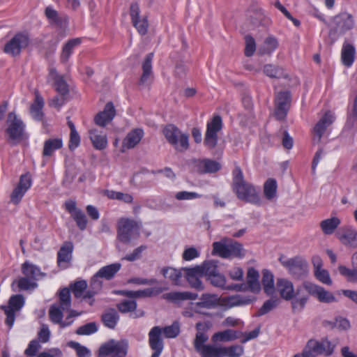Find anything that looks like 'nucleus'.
I'll list each match as a JSON object with an SVG mask.
<instances>
[{
    "instance_id": "53",
    "label": "nucleus",
    "mask_w": 357,
    "mask_h": 357,
    "mask_svg": "<svg viewBox=\"0 0 357 357\" xmlns=\"http://www.w3.org/2000/svg\"><path fill=\"white\" fill-rule=\"evenodd\" d=\"M60 305L63 310H68L71 306L70 292L67 288L61 290L59 294V303H55Z\"/></svg>"
},
{
    "instance_id": "59",
    "label": "nucleus",
    "mask_w": 357,
    "mask_h": 357,
    "mask_svg": "<svg viewBox=\"0 0 357 357\" xmlns=\"http://www.w3.org/2000/svg\"><path fill=\"white\" fill-rule=\"evenodd\" d=\"M137 307L135 300H123L117 305V308L121 312L126 313L134 311Z\"/></svg>"
},
{
    "instance_id": "3",
    "label": "nucleus",
    "mask_w": 357,
    "mask_h": 357,
    "mask_svg": "<svg viewBox=\"0 0 357 357\" xmlns=\"http://www.w3.org/2000/svg\"><path fill=\"white\" fill-rule=\"evenodd\" d=\"M243 246L241 243L229 238H222L220 241L213 243V255L222 258L242 257Z\"/></svg>"
},
{
    "instance_id": "2",
    "label": "nucleus",
    "mask_w": 357,
    "mask_h": 357,
    "mask_svg": "<svg viewBox=\"0 0 357 357\" xmlns=\"http://www.w3.org/2000/svg\"><path fill=\"white\" fill-rule=\"evenodd\" d=\"M232 188L236 197L242 201L259 205L261 198L256 188L250 183L245 181L240 167H236L233 171Z\"/></svg>"
},
{
    "instance_id": "27",
    "label": "nucleus",
    "mask_w": 357,
    "mask_h": 357,
    "mask_svg": "<svg viewBox=\"0 0 357 357\" xmlns=\"http://www.w3.org/2000/svg\"><path fill=\"white\" fill-rule=\"evenodd\" d=\"M89 139L93 144V146L96 150H104L107 148L108 144L107 135L96 129L90 130L89 132Z\"/></svg>"
},
{
    "instance_id": "40",
    "label": "nucleus",
    "mask_w": 357,
    "mask_h": 357,
    "mask_svg": "<svg viewBox=\"0 0 357 357\" xmlns=\"http://www.w3.org/2000/svg\"><path fill=\"white\" fill-rule=\"evenodd\" d=\"M36 287V282L25 275L24 277L20 278L18 280H15L12 283V289L14 291H26L35 289Z\"/></svg>"
},
{
    "instance_id": "24",
    "label": "nucleus",
    "mask_w": 357,
    "mask_h": 357,
    "mask_svg": "<svg viewBox=\"0 0 357 357\" xmlns=\"http://www.w3.org/2000/svg\"><path fill=\"white\" fill-rule=\"evenodd\" d=\"M144 131L141 128H135L130 131L122 142V152L126 149L135 148L142 140L144 136Z\"/></svg>"
},
{
    "instance_id": "62",
    "label": "nucleus",
    "mask_w": 357,
    "mask_h": 357,
    "mask_svg": "<svg viewBox=\"0 0 357 357\" xmlns=\"http://www.w3.org/2000/svg\"><path fill=\"white\" fill-rule=\"evenodd\" d=\"M98 331V327L94 322L86 324L79 327L76 331L77 334L81 335H89L95 333Z\"/></svg>"
},
{
    "instance_id": "22",
    "label": "nucleus",
    "mask_w": 357,
    "mask_h": 357,
    "mask_svg": "<svg viewBox=\"0 0 357 357\" xmlns=\"http://www.w3.org/2000/svg\"><path fill=\"white\" fill-rule=\"evenodd\" d=\"M73 245L71 242H65L57 253V264L63 269L67 268L72 259Z\"/></svg>"
},
{
    "instance_id": "42",
    "label": "nucleus",
    "mask_w": 357,
    "mask_h": 357,
    "mask_svg": "<svg viewBox=\"0 0 357 357\" xmlns=\"http://www.w3.org/2000/svg\"><path fill=\"white\" fill-rule=\"evenodd\" d=\"M153 54L149 53L146 55L144 61L142 63L143 73L141 77L140 82L142 84H147L151 79L152 75V60Z\"/></svg>"
},
{
    "instance_id": "33",
    "label": "nucleus",
    "mask_w": 357,
    "mask_h": 357,
    "mask_svg": "<svg viewBox=\"0 0 357 357\" xmlns=\"http://www.w3.org/2000/svg\"><path fill=\"white\" fill-rule=\"evenodd\" d=\"M44 100L38 91H35V100L30 107L31 116L36 121H41L43 117V108Z\"/></svg>"
},
{
    "instance_id": "7",
    "label": "nucleus",
    "mask_w": 357,
    "mask_h": 357,
    "mask_svg": "<svg viewBox=\"0 0 357 357\" xmlns=\"http://www.w3.org/2000/svg\"><path fill=\"white\" fill-rule=\"evenodd\" d=\"M6 132L8 140L14 144L19 143L24 138L25 124L14 112H10L6 120Z\"/></svg>"
},
{
    "instance_id": "51",
    "label": "nucleus",
    "mask_w": 357,
    "mask_h": 357,
    "mask_svg": "<svg viewBox=\"0 0 357 357\" xmlns=\"http://www.w3.org/2000/svg\"><path fill=\"white\" fill-rule=\"evenodd\" d=\"M63 311L60 305L56 304L51 305L49 310V316L52 322L61 326Z\"/></svg>"
},
{
    "instance_id": "18",
    "label": "nucleus",
    "mask_w": 357,
    "mask_h": 357,
    "mask_svg": "<svg viewBox=\"0 0 357 357\" xmlns=\"http://www.w3.org/2000/svg\"><path fill=\"white\" fill-rule=\"evenodd\" d=\"M219 305V297L214 294H204L200 297V301L192 304L196 313L204 314L201 308L212 309Z\"/></svg>"
},
{
    "instance_id": "35",
    "label": "nucleus",
    "mask_w": 357,
    "mask_h": 357,
    "mask_svg": "<svg viewBox=\"0 0 357 357\" xmlns=\"http://www.w3.org/2000/svg\"><path fill=\"white\" fill-rule=\"evenodd\" d=\"M63 139L61 137L50 138L44 142L43 155V156H52L54 151L61 149Z\"/></svg>"
},
{
    "instance_id": "5",
    "label": "nucleus",
    "mask_w": 357,
    "mask_h": 357,
    "mask_svg": "<svg viewBox=\"0 0 357 357\" xmlns=\"http://www.w3.org/2000/svg\"><path fill=\"white\" fill-rule=\"evenodd\" d=\"M142 224L129 218H121L118 224V238L128 243L139 236Z\"/></svg>"
},
{
    "instance_id": "13",
    "label": "nucleus",
    "mask_w": 357,
    "mask_h": 357,
    "mask_svg": "<svg viewBox=\"0 0 357 357\" xmlns=\"http://www.w3.org/2000/svg\"><path fill=\"white\" fill-rule=\"evenodd\" d=\"M291 95L289 91L279 92L275 98V116L278 120H283L287 116L290 108Z\"/></svg>"
},
{
    "instance_id": "17",
    "label": "nucleus",
    "mask_w": 357,
    "mask_h": 357,
    "mask_svg": "<svg viewBox=\"0 0 357 357\" xmlns=\"http://www.w3.org/2000/svg\"><path fill=\"white\" fill-rule=\"evenodd\" d=\"M221 165L211 159H198L193 161V169L200 174H211L219 171Z\"/></svg>"
},
{
    "instance_id": "32",
    "label": "nucleus",
    "mask_w": 357,
    "mask_h": 357,
    "mask_svg": "<svg viewBox=\"0 0 357 357\" xmlns=\"http://www.w3.org/2000/svg\"><path fill=\"white\" fill-rule=\"evenodd\" d=\"M213 326V323L211 321H204L203 322H198L196 324L195 328L197 331L194 340V344L200 342L205 343L208 340V335L206 332Z\"/></svg>"
},
{
    "instance_id": "23",
    "label": "nucleus",
    "mask_w": 357,
    "mask_h": 357,
    "mask_svg": "<svg viewBox=\"0 0 357 357\" xmlns=\"http://www.w3.org/2000/svg\"><path fill=\"white\" fill-rule=\"evenodd\" d=\"M116 114V110L112 102H109L106 104L103 111L97 114L94 121L96 124L99 126L105 127L111 122Z\"/></svg>"
},
{
    "instance_id": "21",
    "label": "nucleus",
    "mask_w": 357,
    "mask_h": 357,
    "mask_svg": "<svg viewBox=\"0 0 357 357\" xmlns=\"http://www.w3.org/2000/svg\"><path fill=\"white\" fill-rule=\"evenodd\" d=\"M194 347L202 357H222V346L197 342Z\"/></svg>"
},
{
    "instance_id": "26",
    "label": "nucleus",
    "mask_w": 357,
    "mask_h": 357,
    "mask_svg": "<svg viewBox=\"0 0 357 357\" xmlns=\"http://www.w3.org/2000/svg\"><path fill=\"white\" fill-rule=\"evenodd\" d=\"M163 291V288L160 287H155L138 291H119V294L128 298H135L139 297L155 296L160 294Z\"/></svg>"
},
{
    "instance_id": "16",
    "label": "nucleus",
    "mask_w": 357,
    "mask_h": 357,
    "mask_svg": "<svg viewBox=\"0 0 357 357\" xmlns=\"http://www.w3.org/2000/svg\"><path fill=\"white\" fill-rule=\"evenodd\" d=\"M333 24L334 31L340 33H344L354 26L353 17L348 13H342L334 17Z\"/></svg>"
},
{
    "instance_id": "38",
    "label": "nucleus",
    "mask_w": 357,
    "mask_h": 357,
    "mask_svg": "<svg viewBox=\"0 0 357 357\" xmlns=\"http://www.w3.org/2000/svg\"><path fill=\"white\" fill-rule=\"evenodd\" d=\"M80 38H73L69 40L63 47L62 52L61 54V61L62 63H66L70 56L72 55L74 49L81 44Z\"/></svg>"
},
{
    "instance_id": "54",
    "label": "nucleus",
    "mask_w": 357,
    "mask_h": 357,
    "mask_svg": "<svg viewBox=\"0 0 357 357\" xmlns=\"http://www.w3.org/2000/svg\"><path fill=\"white\" fill-rule=\"evenodd\" d=\"M263 71L266 75L271 78H280L284 76L282 68L271 64L265 65Z\"/></svg>"
},
{
    "instance_id": "30",
    "label": "nucleus",
    "mask_w": 357,
    "mask_h": 357,
    "mask_svg": "<svg viewBox=\"0 0 357 357\" xmlns=\"http://www.w3.org/2000/svg\"><path fill=\"white\" fill-rule=\"evenodd\" d=\"M22 273L35 282L45 276V273L41 271L40 267L29 261L22 264Z\"/></svg>"
},
{
    "instance_id": "57",
    "label": "nucleus",
    "mask_w": 357,
    "mask_h": 357,
    "mask_svg": "<svg viewBox=\"0 0 357 357\" xmlns=\"http://www.w3.org/2000/svg\"><path fill=\"white\" fill-rule=\"evenodd\" d=\"M87 288L86 280H79L71 285V291L76 298H81Z\"/></svg>"
},
{
    "instance_id": "41",
    "label": "nucleus",
    "mask_w": 357,
    "mask_h": 357,
    "mask_svg": "<svg viewBox=\"0 0 357 357\" xmlns=\"http://www.w3.org/2000/svg\"><path fill=\"white\" fill-rule=\"evenodd\" d=\"M210 281L211 284L215 287H220L222 289H237L241 290L243 285L236 284L234 286L226 287V278L224 275L221 274L220 272H218L211 278L208 279Z\"/></svg>"
},
{
    "instance_id": "63",
    "label": "nucleus",
    "mask_w": 357,
    "mask_h": 357,
    "mask_svg": "<svg viewBox=\"0 0 357 357\" xmlns=\"http://www.w3.org/2000/svg\"><path fill=\"white\" fill-rule=\"evenodd\" d=\"M163 331L165 336L168 338H174L180 333V326L178 322H174L171 326L165 327Z\"/></svg>"
},
{
    "instance_id": "56",
    "label": "nucleus",
    "mask_w": 357,
    "mask_h": 357,
    "mask_svg": "<svg viewBox=\"0 0 357 357\" xmlns=\"http://www.w3.org/2000/svg\"><path fill=\"white\" fill-rule=\"evenodd\" d=\"M314 274L315 278L322 284L329 286L332 284L333 281L327 270L323 268L318 270H314Z\"/></svg>"
},
{
    "instance_id": "20",
    "label": "nucleus",
    "mask_w": 357,
    "mask_h": 357,
    "mask_svg": "<svg viewBox=\"0 0 357 357\" xmlns=\"http://www.w3.org/2000/svg\"><path fill=\"white\" fill-rule=\"evenodd\" d=\"M275 291H277L281 298L286 301L292 300V301L295 299L294 298L295 296V291L293 283L285 278H278L276 282V288Z\"/></svg>"
},
{
    "instance_id": "12",
    "label": "nucleus",
    "mask_w": 357,
    "mask_h": 357,
    "mask_svg": "<svg viewBox=\"0 0 357 357\" xmlns=\"http://www.w3.org/2000/svg\"><path fill=\"white\" fill-rule=\"evenodd\" d=\"M304 349L310 357H316L321 354L330 356L333 352L334 345L328 340L321 341L310 340Z\"/></svg>"
},
{
    "instance_id": "43",
    "label": "nucleus",
    "mask_w": 357,
    "mask_h": 357,
    "mask_svg": "<svg viewBox=\"0 0 357 357\" xmlns=\"http://www.w3.org/2000/svg\"><path fill=\"white\" fill-rule=\"evenodd\" d=\"M201 269V273L208 280L209 278L219 272L218 261L214 260L206 261L202 265L197 266Z\"/></svg>"
},
{
    "instance_id": "15",
    "label": "nucleus",
    "mask_w": 357,
    "mask_h": 357,
    "mask_svg": "<svg viewBox=\"0 0 357 357\" xmlns=\"http://www.w3.org/2000/svg\"><path fill=\"white\" fill-rule=\"evenodd\" d=\"M65 208L76 222L79 229L84 230L87 225L86 217L81 209L77 208L76 202L72 199L66 201L65 202Z\"/></svg>"
},
{
    "instance_id": "29",
    "label": "nucleus",
    "mask_w": 357,
    "mask_h": 357,
    "mask_svg": "<svg viewBox=\"0 0 357 357\" xmlns=\"http://www.w3.org/2000/svg\"><path fill=\"white\" fill-rule=\"evenodd\" d=\"M162 329L159 326L153 327L149 333V345L153 352L162 353L163 349V342L160 337Z\"/></svg>"
},
{
    "instance_id": "34",
    "label": "nucleus",
    "mask_w": 357,
    "mask_h": 357,
    "mask_svg": "<svg viewBox=\"0 0 357 357\" xmlns=\"http://www.w3.org/2000/svg\"><path fill=\"white\" fill-rule=\"evenodd\" d=\"M261 284L264 291L268 296H273L275 292L273 274L268 270L264 269L262 271Z\"/></svg>"
},
{
    "instance_id": "36",
    "label": "nucleus",
    "mask_w": 357,
    "mask_h": 357,
    "mask_svg": "<svg viewBox=\"0 0 357 357\" xmlns=\"http://www.w3.org/2000/svg\"><path fill=\"white\" fill-rule=\"evenodd\" d=\"M356 50L353 45L344 43L342 45L341 59L342 63L347 67H351L354 61Z\"/></svg>"
},
{
    "instance_id": "25",
    "label": "nucleus",
    "mask_w": 357,
    "mask_h": 357,
    "mask_svg": "<svg viewBox=\"0 0 357 357\" xmlns=\"http://www.w3.org/2000/svg\"><path fill=\"white\" fill-rule=\"evenodd\" d=\"M185 274L186 280L190 285L197 290L203 289V284L201 278L203 274L201 273V269L197 266L192 268H185Z\"/></svg>"
},
{
    "instance_id": "47",
    "label": "nucleus",
    "mask_w": 357,
    "mask_h": 357,
    "mask_svg": "<svg viewBox=\"0 0 357 357\" xmlns=\"http://www.w3.org/2000/svg\"><path fill=\"white\" fill-rule=\"evenodd\" d=\"M50 77L54 81L56 90L62 96L66 95L68 92V85L61 76L58 75L55 70L50 71Z\"/></svg>"
},
{
    "instance_id": "9",
    "label": "nucleus",
    "mask_w": 357,
    "mask_h": 357,
    "mask_svg": "<svg viewBox=\"0 0 357 357\" xmlns=\"http://www.w3.org/2000/svg\"><path fill=\"white\" fill-rule=\"evenodd\" d=\"M25 304V298L21 294L13 295L8 300V305H2L0 308L6 315V324L11 329L15 320V314L19 312Z\"/></svg>"
},
{
    "instance_id": "58",
    "label": "nucleus",
    "mask_w": 357,
    "mask_h": 357,
    "mask_svg": "<svg viewBox=\"0 0 357 357\" xmlns=\"http://www.w3.org/2000/svg\"><path fill=\"white\" fill-rule=\"evenodd\" d=\"M45 13L50 24L57 26L61 24V19L59 17L57 11L52 6H47L45 8Z\"/></svg>"
},
{
    "instance_id": "60",
    "label": "nucleus",
    "mask_w": 357,
    "mask_h": 357,
    "mask_svg": "<svg viewBox=\"0 0 357 357\" xmlns=\"http://www.w3.org/2000/svg\"><path fill=\"white\" fill-rule=\"evenodd\" d=\"M31 175L29 172H26V174H22L20 176V181L16 186L24 190L25 192H27V190L31 187Z\"/></svg>"
},
{
    "instance_id": "55",
    "label": "nucleus",
    "mask_w": 357,
    "mask_h": 357,
    "mask_svg": "<svg viewBox=\"0 0 357 357\" xmlns=\"http://www.w3.org/2000/svg\"><path fill=\"white\" fill-rule=\"evenodd\" d=\"M279 302L280 301L278 298H271L266 301L257 312V315L260 317L267 314L270 311L275 309L278 305Z\"/></svg>"
},
{
    "instance_id": "52",
    "label": "nucleus",
    "mask_w": 357,
    "mask_h": 357,
    "mask_svg": "<svg viewBox=\"0 0 357 357\" xmlns=\"http://www.w3.org/2000/svg\"><path fill=\"white\" fill-rule=\"evenodd\" d=\"M243 347L241 345L222 346V357H240L243 355Z\"/></svg>"
},
{
    "instance_id": "46",
    "label": "nucleus",
    "mask_w": 357,
    "mask_h": 357,
    "mask_svg": "<svg viewBox=\"0 0 357 357\" xmlns=\"http://www.w3.org/2000/svg\"><path fill=\"white\" fill-rule=\"evenodd\" d=\"M161 273L165 278L170 280L173 284H178L182 276L180 270L172 267H164L161 269Z\"/></svg>"
},
{
    "instance_id": "50",
    "label": "nucleus",
    "mask_w": 357,
    "mask_h": 357,
    "mask_svg": "<svg viewBox=\"0 0 357 357\" xmlns=\"http://www.w3.org/2000/svg\"><path fill=\"white\" fill-rule=\"evenodd\" d=\"M119 319V314L115 310H110L103 314L102 316V319L104 324L109 328H115Z\"/></svg>"
},
{
    "instance_id": "14",
    "label": "nucleus",
    "mask_w": 357,
    "mask_h": 357,
    "mask_svg": "<svg viewBox=\"0 0 357 357\" xmlns=\"http://www.w3.org/2000/svg\"><path fill=\"white\" fill-rule=\"evenodd\" d=\"M340 243L349 248H357V229L352 225H347L336 234Z\"/></svg>"
},
{
    "instance_id": "8",
    "label": "nucleus",
    "mask_w": 357,
    "mask_h": 357,
    "mask_svg": "<svg viewBox=\"0 0 357 357\" xmlns=\"http://www.w3.org/2000/svg\"><path fill=\"white\" fill-rule=\"evenodd\" d=\"M128 343L126 340H110L100 346L98 350L99 357H126L128 353Z\"/></svg>"
},
{
    "instance_id": "39",
    "label": "nucleus",
    "mask_w": 357,
    "mask_h": 357,
    "mask_svg": "<svg viewBox=\"0 0 357 357\" xmlns=\"http://www.w3.org/2000/svg\"><path fill=\"white\" fill-rule=\"evenodd\" d=\"M197 297V294L190 291H174L163 295L164 298L172 302H178L184 300H195Z\"/></svg>"
},
{
    "instance_id": "11",
    "label": "nucleus",
    "mask_w": 357,
    "mask_h": 357,
    "mask_svg": "<svg viewBox=\"0 0 357 357\" xmlns=\"http://www.w3.org/2000/svg\"><path fill=\"white\" fill-rule=\"evenodd\" d=\"M281 264L284 266L289 273L296 278H301L305 275L307 273V265L305 260L300 257L287 258L281 256L279 258Z\"/></svg>"
},
{
    "instance_id": "37",
    "label": "nucleus",
    "mask_w": 357,
    "mask_h": 357,
    "mask_svg": "<svg viewBox=\"0 0 357 357\" xmlns=\"http://www.w3.org/2000/svg\"><path fill=\"white\" fill-rule=\"evenodd\" d=\"M263 192L265 198L269 201L277 199L278 182L275 178H269L264 183Z\"/></svg>"
},
{
    "instance_id": "28",
    "label": "nucleus",
    "mask_w": 357,
    "mask_h": 357,
    "mask_svg": "<svg viewBox=\"0 0 357 357\" xmlns=\"http://www.w3.org/2000/svg\"><path fill=\"white\" fill-rule=\"evenodd\" d=\"M342 221L337 216H331L324 219L319 223V227L324 235L330 236L333 234L341 225Z\"/></svg>"
},
{
    "instance_id": "45",
    "label": "nucleus",
    "mask_w": 357,
    "mask_h": 357,
    "mask_svg": "<svg viewBox=\"0 0 357 357\" xmlns=\"http://www.w3.org/2000/svg\"><path fill=\"white\" fill-rule=\"evenodd\" d=\"M238 338L236 331L231 329H227L223 331L217 332L212 336L213 342H229Z\"/></svg>"
},
{
    "instance_id": "44",
    "label": "nucleus",
    "mask_w": 357,
    "mask_h": 357,
    "mask_svg": "<svg viewBox=\"0 0 357 357\" xmlns=\"http://www.w3.org/2000/svg\"><path fill=\"white\" fill-rule=\"evenodd\" d=\"M121 264L120 263H114L102 267L98 271V275H100L102 278L110 280L121 269Z\"/></svg>"
},
{
    "instance_id": "31",
    "label": "nucleus",
    "mask_w": 357,
    "mask_h": 357,
    "mask_svg": "<svg viewBox=\"0 0 357 357\" xmlns=\"http://www.w3.org/2000/svg\"><path fill=\"white\" fill-rule=\"evenodd\" d=\"M247 284L250 291L255 294L259 293L261 286L259 282V273L254 268H249L247 273Z\"/></svg>"
},
{
    "instance_id": "1",
    "label": "nucleus",
    "mask_w": 357,
    "mask_h": 357,
    "mask_svg": "<svg viewBox=\"0 0 357 357\" xmlns=\"http://www.w3.org/2000/svg\"><path fill=\"white\" fill-rule=\"evenodd\" d=\"M303 291H305L309 295L316 298L320 303L329 304L337 301L334 294L323 287L310 281H304L301 286L297 288L296 295L298 297L295 298V299L291 301V305L294 310L303 309L307 302L309 297L303 294Z\"/></svg>"
},
{
    "instance_id": "49",
    "label": "nucleus",
    "mask_w": 357,
    "mask_h": 357,
    "mask_svg": "<svg viewBox=\"0 0 357 357\" xmlns=\"http://www.w3.org/2000/svg\"><path fill=\"white\" fill-rule=\"evenodd\" d=\"M105 195L111 199L119 200L126 204H130L133 201L132 196L128 193L107 190L105 191Z\"/></svg>"
},
{
    "instance_id": "48",
    "label": "nucleus",
    "mask_w": 357,
    "mask_h": 357,
    "mask_svg": "<svg viewBox=\"0 0 357 357\" xmlns=\"http://www.w3.org/2000/svg\"><path fill=\"white\" fill-rule=\"evenodd\" d=\"M278 45L276 38L269 36L265 39L264 44L259 47V52L261 54H270L277 49Z\"/></svg>"
},
{
    "instance_id": "19",
    "label": "nucleus",
    "mask_w": 357,
    "mask_h": 357,
    "mask_svg": "<svg viewBox=\"0 0 357 357\" xmlns=\"http://www.w3.org/2000/svg\"><path fill=\"white\" fill-rule=\"evenodd\" d=\"M334 120V114L331 111L326 112L314 127V140H317L319 142L326 128L333 123Z\"/></svg>"
},
{
    "instance_id": "61",
    "label": "nucleus",
    "mask_w": 357,
    "mask_h": 357,
    "mask_svg": "<svg viewBox=\"0 0 357 357\" xmlns=\"http://www.w3.org/2000/svg\"><path fill=\"white\" fill-rule=\"evenodd\" d=\"M338 269L340 273L349 282H357V269H350L344 266H340Z\"/></svg>"
},
{
    "instance_id": "64",
    "label": "nucleus",
    "mask_w": 357,
    "mask_h": 357,
    "mask_svg": "<svg viewBox=\"0 0 357 357\" xmlns=\"http://www.w3.org/2000/svg\"><path fill=\"white\" fill-rule=\"evenodd\" d=\"M69 346L76 351L78 357H91L90 350L79 343L70 342H69Z\"/></svg>"
},
{
    "instance_id": "10",
    "label": "nucleus",
    "mask_w": 357,
    "mask_h": 357,
    "mask_svg": "<svg viewBox=\"0 0 357 357\" xmlns=\"http://www.w3.org/2000/svg\"><path fill=\"white\" fill-rule=\"evenodd\" d=\"M222 128V118L219 115L214 116L207 122L204 144L209 149H214L218 141V132Z\"/></svg>"
},
{
    "instance_id": "6",
    "label": "nucleus",
    "mask_w": 357,
    "mask_h": 357,
    "mask_svg": "<svg viewBox=\"0 0 357 357\" xmlns=\"http://www.w3.org/2000/svg\"><path fill=\"white\" fill-rule=\"evenodd\" d=\"M31 40L26 32L15 33L4 45L3 52L12 56H19L31 44Z\"/></svg>"
},
{
    "instance_id": "4",
    "label": "nucleus",
    "mask_w": 357,
    "mask_h": 357,
    "mask_svg": "<svg viewBox=\"0 0 357 357\" xmlns=\"http://www.w3.org/2000/svg\"><path fill=\"white\" fill-rule=\"evenodd\" d=\"M167 141L178 151H184L189 148V136L183 133L173 124L167 125L162 130Z\"/></svg>"
}]
</instances>
